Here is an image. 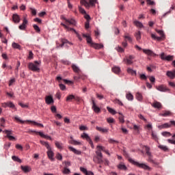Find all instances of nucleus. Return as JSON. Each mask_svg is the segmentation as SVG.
Segmentation results:
<instances>
[{
	"label": "nucleus",
	"mask_w": 175,
	"mask_h": 175,
	"mask_svg": "<svg viewBox=\"0 0 175 175\" xmlns=\"http://www.w3.org/2000/svg\"><path fill=\"white\" fill-rule=\"evenodd\" d=\"M40 62L35 61L34 63L29 62L27 65V68L32 72H39L40 70Z\"/></svg>",
	"instance_id": "nucleus-1"
},
{
	"label": "nucleus",
	"mask_w": 175,
	"mask_h": 175,
	"mask_svg": "<svg viewBox=\"0 0 175 175\" xmlns=\"http://www.w3.org/2000/svg\"><path fill=\"white\" fill-rule=\"evenodd\" d=\"M130 162L133 163V165L137 166V167H139V169H144V170H148V172L152 170L151 167L148 166L144 163H139L133 159H130Z\"/></svg>",
	"instance_id": "nucleus-2"
},
{
	"label": "nucleus",
	"mask_w": 175,
	"mask_h": 175,
	"mask_svg": "<svg viewBox=\"0 0 175 175\" xmlns=\"http://www.w3.org/2000/svg\"><path fill=\"white\" fill-rule=\"evenodd\" d=\"M156 31L157 32V33H159V35H160L161 37H158L155 36V34L152 33L151 34L152 39H154V40H158L159 42H161V40H165V33H163V31L156 30Z\"/></svg>",
	"instance_id": "nucleus-3"
},
{
	"label": "nucleus",
	"mask_w": 175,
	"mask_h": 175,
	"mask_svg": "<svg viewBox=\"0 0 175 175\" xmlns=\"http://www.w3.org/2000/svg\"><path fill=\"white\" fill-rule=\"evenodd\" d=\"M14 120H16V121H18L19 122H21V124H24V122H30L31 124H33L34 125H38V126H42V128H43V124H40V123H38L35 121H32V120H20V118H17L16 116L14 118Z\"/></svg>",
	"instance_id": "nucleus-4"
},
{
	"label": "nucleus",
	"mask_w": 175,
	"mask_h": 175,
	"mask_svg": "<svg viewBox=\"0 0 175 175\" xmlns=\"http://www.w3.org/2000/svg\"><path fill=\"white\" fill-rule=\"evenodd\" d=\"M1 107L6 109V107H10V109H14V110L17 111V108H16V105L12 101H8L6 103H2Z\"/></svg>",
	"instance_id": "nucleus-5"
},
{
	"label": "nucleus",
	"mask_w": 175,
	"mask_h": 175,
	"mask_svg": "<svg viewBox=\"0 0 175 175\" xmlns=\"http://www.w3.org/2000/svg\"><path fill=\"white\" fill-rule=\"evenodd\" d=\"M172 125H175V121H170L169 123H164L161 125H159L158 128L161 129H167V128H170Z\"/></svg>",
	"instance_id": "nucleus-6"
},
{
	"label": "nucleus",
	"mask_w": 175,
	"mask_h": 175,
	"mask_svg": "<svg viewBox=\"0 0 175 175\" xmlns=\"http://www.w3.org/2000/svg\"><path fill=\"white\" fill-rule=\"evenodd\" d=\"M92 109H93L94 111L96 113H100V108L96 106V103H95V100L94 99V98H92Z\"/></svg>",
	"instance_id": "nucleus-7"
},
{
	"label": "nucleus",
	"mask_w": 175,
	"mask_h": 175,
	"mask_svg": "<svg viewBox=\"0 0 175 175\" xmlns=\"http://www.w3.org/2000/svg\"><path fill=\"white\" fill-rule=\"evenodd\" d=\"M82 36L86 38V42L88 44H89L91 46V45L94 43V42H92V38H91L90 35L85 33H83Z\"/></svg>",
	"instance_id": "nucleus-8"
},
{
	"label": "nucleus",
	"mask_w": 175,
	"mask_h": 175,
	"mask_svg": "<svg viewBox=\"0 0 175 175\" xmlns=\"http://www.w3.org/2000/svg\"><path fill=\"white\" fill-rule=\"evenodd\" d=\"M45 103L46 105H53V103H54V98H53V96H46L45 97Z\"/></svg>",
	"instance_id": "nucleus-9"
},
{
	"label": "nucleus",
	"mask_w": 175,
	"mask_h": 175,
	"mask_svg": "<svg viewBox=\"0 0 175 175\" xmlns=\"http://www.w3.org/2000/svg\"><path fill=\"white\" fill-rule=\"evenodd\" d=\"M161 59H163L164 61H173V56L172 55H166L165 53H161Z\"/></svg>",
	"instance_id": "nucleus-10"
},
{
	"label": "nucleus",
	"mask_w": 175,
	"mask_h": 175,
	"mask_svg": "<svg viewBox=\"0 0 175 175\" xmlns=\"http://www.w3.org/2000/svg\"><path fill=\"white\" fill-rule=\"evenodd\" d=\"M151 106L154 109H158L159 110L162 109V104L157 100H154L152 103H151Z\"/></svg>",
	"instance_id": "nucleus-11"
},
{
	"label": "nucleus",
	"mask_w": 175,
	"mask_h": 175,
	"mask_svg": "<svg viewBox=\"0 0 175 175\" xmlns=\"http://www.w3.org/2000/svg\"><path fill=\"white\" fill-rule=\"evenodd\" d=\"M62 18L66 21V25H68V24H69L70 25H76V21L75 19H67L65 17H63Z\"/></svg>",
	"instance_id": "nucleus-12"
},
{
	"label": "nucleus",
	"mask_w": 175,
	"mask_h": 175,
	"mask_svg": "<svg viewBox=\"0 0 175 175\" xmlns=\"http://www.w3.org/2000/svg\"><path fill=\"white\" fill-rule=\"evenodd\" d=\"M142 51L143 53H144V54H146L147 55H150V57H157V54L153 53V51L150 49H143Z\"/></svg>",
	"instance_id": "nucleus-13"
},
{
	"label": "nucleus",
	"mask_w": 175,
	"mask_h": 175,
	"mask_svg": "<svg viewBox=\"0 0 175 175\" xmlns=\"http://www.w3.org/2000/svg\"><path fill=\"white\" fill-rule=\"evenodd\" d=\"M90 47H93V49H95L96 50H100V49H103V44L93 42Z\"/></svg>",
	"instance_id": "nucleus-14"
},
{
	"label": "nucleus",
	"mask_w": 175,
	"mask_h": 175,
	"mask_svg": "<svg viewBox=\"0 0 175 175\" xmlns=\"http://www.w3.org/2000/svg\"><path fill=\"white\" fill-rule=\"evenodd\" d=\"M20 16L17 14H14L12 15V21H14L16 24H18L21 21Z\"/></svg>",
	"instance_id": "nucleus-15"
},
{
	"label": "nucleus",
	"mask_w": 175,
	"mask_h": 175,
	"mask_svg": "<svg viewBox=\"0 0 175 175\" xmlns=\"http://www.w3.org/2000/svg\"><path fill=\"white\" fill-rule=\"evenodd\" d=\"M70 139H71L69 141L70 144H73L74 146H81V142L73 139L72 136H71Z\"/></svg>",
	"instance_id": "nucleus-16"
},
{
	"label": "nucleus",
	"mask_w": 175,
	"mask_h": 175,
	"mask_svg": "<svg viewBox=\"0 0 175 175\" xmlns=\"http://www.w3.org/2000/svg\"><path fill=\"white\" fill-rule=\"evenodd\" d=\"M93 161L96 163H103V157H94Z\"/></svg>",
	"instance_id": "nucleus-17"
},
{
	"label": "nucleus",
	"mask_w": 175,
	"mask_h": 175,
	"mask_svg": "<svg viewBox=\"0 0 175 175\" xmlns=\"http://www.w3.org/2000/svg\"><path fill=\"white\" fill-rule=\"evenodd\" d=\"M46 154L48 155L49 159L51 161H54V152H53V150L51 149H50L49 150H48L46 152Z\"/></svg>",
	"instance_id": "nucleus-18"
},
{
	"label": "nucleus",
	"mask_w": 175,
	"mask_h": 175,
	"mask_svg": "<svg viewBox=\"0 0 175 175\" xmlns=\"http://www.w3.org/2000/svg\"><path fill=\"white\" fill-rule=\"evenodd\" d=\"M161 117H170L172 116V112L170 111H163L162 113H159Z\"/></svg>",
	"instance_id": "nucleus-19"
},
{
	"label": "nucleus",
	"mask_w": 175,
	"mask_h": 175,
	"mask_svg": "<svg viewBox=\"0 0 175 175\" xmlns=\"http://www.w3.org/2000/svg\"><path fill=\"white\" fill-rule=\"evenodd\" d=\"M61 25H62V27H64V28L65 29H66V31H72L73 32H75V33H77V31L75 29H73L72 27H69V26H68V25H65L64 23H61Z\"/></svg>",
	"instance_id": "nucleus-20"
},
{
	"label": "nucleus",
	"mask_w": 175,
	"mask_h": 175,
	"mask_svg": "<svg viewBox=\"0 0 175 175\" xmlns=\"http://www.w3.org/2000/svg\"><path fill=\"white\" fill-rule=\"evenodd\" d=\"M166 76H167V77H169L170 79H174L175 70H174L173 71H167Z\"/></svg>",
	"instance_id": "nucleus-21"
},
{
	"label": "nucleus",
	"mask_w": 175,
	"mask_h": 175,
	"mask_svg": "<svg viewBox=\"0 0 175 175\" xmlns=\"http://www.w3.org/2000/svg\"><path fill=\"white\" fill-rule=\"evenodd\" d=\"M117 167L118 169H119V170H128V167H126V165H125L124 163H120L119 165H117Z\"/></svg>",
	"instance_id": "nucleus-22"
},
{
	"label": "nucleus",
	"mask_w": 175,
	"mask_h": 175,
	"mask_svg": "<svg viewBox=\"0 0 175 175\" xmlns=\"http://www.w3.org/2000/svg\"><path fill=\"white\" fill-rule=\"evenodd\" d=\"M148 162H150V163H152L153 165H155V166H158L159 165V163L155 161V160L152 159V155L150 154V156H148Z\"/></svg>",
	"instance_id": "nucleus-23"
},
{
	"label": "nucleus",
	"mask_w": 175,
	"mask_h": 175,
	"mask_svg": "<svg viewBox=\"0 0 175 175\" xmlns=\"http://www.w3.org/2000/svg\"><path fill=\"white\" fill-rule=\"evenodd\" d=\"M21 169L23 170V172H24V173H29V172H31V167L27 166V165H26V166L22 165L21 167Z\"/></svg>",
	"instance_id": "nucleus-24"
},
{
	"label": "nucleus",
	"mask_w": 175,
	"mask_h": 175,
	"mask_svg": "<svg viewBox=\"0 0 175 175\" xmlns=\"http://www.w3.org/2000/svg\"><path fill=\"white\" fill-rule=\"evenodd\" d=\"M98 2V0H90L89 2H88V7H85L86 9H90L91 6H95V3Z\"/></svg>",
	"instance_id": "nucleus-25"
},
{
	"label": "nucleus",
	"mask_w": 175,
	"mask_h": 175,
	"mask_svg": "<svg viewBox=\"0 0 175 175\" xmlns=\"http://www.w3.org/2000/svg\"><path fill=\"white\" fill-rule=\"evenodd\" d=\"M124 42H129V43H132V37L129 35V33H126L124 36Z\"/></svg>",
	"instance_id": "nucleus-26"
},
{
	"label": "nucleus",
	"mask_w": 175,
	"mask_h": 175,
	"mask_svg": "<svg viewBox=\"0 0 175 175\" xmlns=\"http://www.w3.org/2000/svg\"><path fill=\"white\" fill-rule=\"evenodd\" d=\"M37 135H40V136L41 137H44V139H47L48 140H53V139L51 138V137L44 135L43 133L42 132H37Z\"/></svg>",
	"instance_id": "nucleus-27"
},
{
	"label": "nucleus",
	"mask_w": 175,
	"mask_h": 175,
	"mask_svg": "<svg viewBox=\"0 0 175 175\" xmlns=\"http://www.w3.org/2000/svg\"><path fill=\"white\" fill-rule=\"evenodd\" d=\"M96 131H98V132H101L102 133H107V132H109V129H103L99 126H96Z\"/></svg>",
	"instance_id": "nucleus-28"
},
{
	"label": "nucleus",
	"mask_w": 175,
	"mask_h": 175,
	"mask_svg": "<svg viewBox=\"0 0 175 175\" xmlns=\"http://www.w3.org/2000/svg\"><path fill=\"white\" fill-rule=\"evenodd\" d=\"M61 42H62V44L59 45L60 47H64V46H65V44L66 45V44H72V43L66 39H62Z\"/></svg>",
	"instance_id": "nucleus-29"
},
{
	"label": "nucleus",
	"mask_w": 175,
	"mask_h": 175,
	"mask_svg": "<svg viewBox=\"0 0 175 175\" xmlns=\"http://www.w3.org/2000/svg\"><path fill=\"white\" fill-rule=\"evenodd\" d=\"M68 149L70 150V151H72V152H74V154H77V155H80L81 154V151L76 150L75 148L72 146H69Z\"/></svg>",
	"instance_id": "nucleus-30"
},
{
	"label": "nucleus",
	"mask_w": 175,
	"mask_h": 175,
	"mask_svg": "<svg viewBox=\"0 0 175 175\" xmlns=\"http://www.w3.org/2000/svg\"><path fill=\"white\" fill-rule=\"evenodd\" d=\"M72 68L73 71L75 73H77L78 75L81 72V70H80V68H79V67L75 64L72 65Z\"/></svg>",
	"instance_id": "nucleus-31"
},
{
	"label": "nucleus",
	"mask_w": 175,
	"mask_h": 175,
	"mask_svg": "<svg viewBox=\"0 0 175 175\" xmlns=\"http://www.w3.org/2000/svg\"><path fill=\"white\" fill-rule=\"evenodd\" d=\"M135 98L139 102H142L143 100V94L140 92H137L135 95Z\"/></svg>",
	"instance_id": "nucleus-32"
},
{
	"label": "nucleus",
	"mask_w": 175,
	"mask_h": 175,
	"mask_svg": "<svg viewBox=\"0 0 175 175\" xmlns=\"http://www.w3.org/2000/svg\"><path fill=\"white\" fill-rule=\"evenodd\" d=\"M3 133H5V135H6L5 137H9L10 136H12L13 131H10V130H4L3 131Z\"/></svg>",
	"instance_id": "nucleus-33"
},
{
	"label": "nucleus",
	"mask_w": 175,
	"mask_h": 175,
	"mask_svg": "<svg viewBox=\"0 0 175 175\" xmlns=\"http://www.w3.org/2000/svg\"><path fill=\"white\" fill-rule=\"evenodd\" d=\"M127 73H129V75H131V76H136L137 75L136 70H133L131 68H127Z\"/></svg>",
	"instance_id": "nucleus-34"
},
{
	"label": "nucleus",
	"mask_w": 175,
	"mask_h": 175,
	"mask_svg": "<svg viewBox=\"0 0 175 175\" xmlns=\"http://www.w3.org/2000/svg\"><path fill=\"white\" fill-rule=\"evenodd\" d=\"M112 72H113V73H116L117 75L120 73V72H121V68H120V67L115 66L112 68Z\"/></svg>",
	"instance_id": "nucleus-35"
},
{
	"label": "nucleus",
	"mask_w": 175,
	"mask_h": 175,
	"mask_svg": "<svg viewBox=\"0 0 175 175\" xmlns=\"http://www.w3.org/2000/svg\"><path fill=\"white\" fill-rule=\"evenodd\" d=\"M55 147H57V148H58L59 150H62V143L58 142V141H55Z\"/></svg>",
	"instance_id": "nucleus-36"
},
{
	"label": "nucleus",
	"mask_w": 175,
	"mask_h": 175,
	"mask_svg": "<svg viewBox=\"0 0 175 175\" xmlns=\"http://www.w3.org/2000/svg\"><path fill=\"white\" fill-rule=\"evenodd\" d=\"M133 23L138 27V28H143L144 26L143 25V23L141 22H139L137 21H134Z\"/></svg>",
	"instance_id": "nucleus-37"
},
{
	"label": "nucleus",
	"mask_w": 175,
	"mask_h": 175,
	"mask_svg": "<svg viewBox=\"0 0 175 175\" xmlns=\"http://www.w3.org/2000/svg\"><path fill=\"white\" fill-rule=\"evenodd\" d=\"M162 136H163L164 137H170V136L172 135V133H170V132H167V131H163L161 133Z\"/></svg>",
	"instance_id": "nucleus-38"
},
{
	"label": "nucleus",
	"mask_w": 175,
	"mask_h": 175,
	"mask_svg": "<svg viewBox=\"0 0 175 175\" xmlns=\"http://www.w3.org/2000/svg\"><path fill=\"white\" fill-rule=\"evenodd\" d=\"M12 161H14V162H18V163H21V162H23L17 156H12Z\"/></svg>",
	"instance_id": "nucleus-39"
},
{
	"label": "nucleus",
	"mask_w": 175,
	"mask_h": 175,
	"mask_svg": "<svg viewBox=\"0 0 175 175\" xmlns=\"http://www.w3.org/2000/svg\"><path fill=\"white\" fill-rule=\"evenodd\" d=\"M73 99H75V95L73 94H70L66 97V102H71L72 100H73Z\"/></svg>",
	"instance_id": "nucleus-40"
},
{
	"label": "nucleus",
	"mask_w": 175,
	"mask_h": 175,
	"mask_svg": "<svg viewBox=\"0 0 175 175\" xmlns=\"http://www.w3.org/2000/svg\"><path fill=\"white\" fill-rule=\"evenodd\" d=\"M123 61L126 64V65H132V64H133V61H132L131 59H129L128 57L124 59Z\"/></svg>",
	"instance_id": "nucleus-41"
},
{
	"label": "nucleus",
	"mask_w": 175,
	"mask_h": 175,
	"mask_svg": "<svg viewBox=\"0 0 175 175\" xmlns=\"http://www.w3.org/2000/svg\"><path fill=\"white\" fill-rule=\"evenodd\" d=\"M12 46L13 47V49H17L18 50H21V46H20V44L16 42H13L12 44Z\"/></svg>",
	"instance_id": "nucleus-42"
},
{
	"label": "nucleus",
	"mask_w": 175,
	"mask_h": 175,
	"mask_svg": "<svg viewBox=\"0 0 175 175\" xmlns=\"http://www.w3.org/2000/svg\"><path fill=\"white\" fill-rule=\"evenodd\" d=\"M107 110L111 113V114H113L114 116V114H117V111H116V110L113 109L112 108H111L110 107H107Z\"/></svg>",
	"instance_id": "nucleus-43"
},
{
	"label": "nucleus",
	"mask_w": 175,
	"mask_h": 175,
	"mask_svg": "<svg viewBox=\"0 0 175 175\" xmlns=\"http://www.w3.org/2000/svg\"><path fill=\"white\" fill-rule=\"evenodd\" d=\"M144 147L145 148V151H146V154L148 155V157H150L151 156V152H150V147H148L147 146H144Z\"/></svg>",
	"instance_id": "nucleus-44"
},
{
	"label": "nucleus",
	"mask_w": 175,
	"mask_h": 175,
	"mask_svg": "<svg viewBox=\"0 0 175 175\" xmlns=\"http://www.w3.org/2000/svg\"><path fill=\"white\" fill-rule=\"evenodd\" d=\"M80 3L83 6H85V8H88V1L87 0H81Z\"/></svg>",
	"instance_id": "nucleus-45"
},
{
	"label": "nucleus",
	"mask_w": 175,
	"mask_h": 175,
	"mask_svg": "<svg viewBox=\"0 0 175 175\" xmlns=\"http://www.w3.org/2000/svg\"><path fill=\"white\" fill-rule=\"evenodd\" d=\"M126 98L128 100H133V96L131 93H127L126 94Z\"/></svg>",
	"instance_id": "nucleus-46"
},
{
	"label": "nucleus",
	"mask_w": 175,
	"mask_h": 175,
	"mask_svg": "<svg viewBox=\"0 0 175 175\" xmlns=\"http://www.w3.org/2000/svg\"><path fill=\"white\" fill-rule=\"evenodd\" d=\"M119 114H120L119 121L122 124H124V122H125V120H124V115H122V113H119Z\"/></svg>",
	"instance_id": "nucleus-47"
},
{
	"label": "nucleus",
	"mask_w": 175,
	"mask_h": 175,
	"mask_svg": "<svg viewBox=\"0 0 175 175\" xmlns=\"http://www.w3.org/2000/svg\"><path fill=\"white\" fill-rule=\"evenodd\" d=\"M113 102H114V103L119 105V106H124V104L122 103V102L121 100H120V99L116 98L113 100Z\"/></svg>",
	"instance_id": "nucleus-48"
},
{
	"label": "nucleus",
	"mask_w": 175,
	"mask_h": 175,
	"mask_svg": "<svg viewBox=\"0 0 175 175\" xmlns=\"http://www.w3.org/2000/svg\"><path fill=\"white\" fill-rule=\"evenodd\" d=\"M159 148H161V150H163V151H168L169 148H167V146L164 145H159Z\"/></svg>",
	"instance_id": "nucleus-49"
},
{
	"label": "nucleus",
	"mask_w": 175,
	"mask_h": 175,
	"mask_svg": "<svg viewBox=\"0 0 175 175\" xmlns=\"http://www.w3.org/2000/svg\"><path fill=\"white\" fill-rule=\"evenodd\" d=\"M151 135L152 139H153V140H155V142H158V136L157 135V133L152 131Z\"/></svg>",
	"instance_id": "nucleus-50"
},
{
	"label": "nucleus",
	"mask_w": 175,
	"mask_h": 175,
	"mask_svg": "<svg viewBox=\"0 0 175 175\" xmlns=\"http://www.w3.org/2000/svg\"><path fill=\"white\" fill-rule=\"evenodd\" d=\"M135 38L137 40H140V39H142V33L140 31H138L135 33Z\"/></svg>",
	"instance_id": "nucleus-51"
},
{
	"label": "nucleus",
	"mask_w": 175,
	"mask_h": 175,
	"mask_svg": "<svg viewBox=\"0 0 175 175\" xmlns=\"http://www.w3.org/2000/svg\"><path fill=\"white\" fill-rule=\"evenodd\" d=\"M174 137H175V133L173 134L172 135V138H173L172 139H167L168 143H170V144H175Z\"/></svg>",
	"instance_id": "nucleus-52"
},
{
	"label": "nucleus",
	"mask_w": 175,
	"mask_h": 175,
	"mask_svg": "<svg viewBox=\"0 0 175 175\" xmlns=\"http://www.w3.org/2000/svg\"><path fill=\"white\" fill-rule=\"evenodd\" d=\"M158 90L159 91H161L162 92H165L167 90L166 88L163 85L159 86Z\"/></svg>",
	"instance_id": "nucleus-53"
},
{
	"label": "nucleus",
	"mask_w": 175,
	"mask_h": 175,
	"mask_svg": "<svg viewBox=\"0 0 175 175\" xmlns=\"http://www.w3.org/2000/svg\"><path fill=\"white\" fill-rule=\"evenodd\" d=\"M63 173L64 174H69L70 173V170L68 169L66 167H64Z\"/></svg>",
	"instance_id": "nucleus-54"
},
{
	"label": "nucleus",
	"mask_w": 175,
	"mask_h": 175,
	"mask_svg": "<svg viewBox=\"0 0 175 175\" xmlns=\"http://www.w3.org/2000/svg\"><path fill=\"white\" fill-rule=\"evenodd\" d=\"M28 59H33V53L31 51H29V55L27 57Z\"/></svg>",
	"instance_id": "nucleus-55"
},
{
	"label": "nucleus",
	"mask_w": 175,
	"mask_h": 175,
	"mask_svg": "<svg viewBox=\"0 0 175 175\" xmlns=\"http://www.w3.org/2000/svg\"><path fill=\"white\" fill-rule=\"evenodd\" d=\"M81 137H83V139H86V140H89L90 139V136L88 135L87 133H84L82 135Z\"/></svg>",
	"instance_id": "nucleus-56"
},
{
	"label": "nucleus",
	"mask_w": 175,
	"mask_h": 175,
	"mask_svg": "<svg viewBox=\"0 0 175 175\" xmlns=\"http://www.w3.org/2000/svg\"><path fill=\"white\" fill-rule=\"evenodd\" d=\"M0 125L1 126L5 127V118H1L0 119Z\"/></svg>",
	"instance_id": "nucleus-57"
},
{
	"label": "nucleus",
	"mask_w": 175,
	"mask_h": 175,
	"mask_svg": "<svg viewBox=\"0 0 175 175\" xmlns=\"http://www.w3.org/2000/svg\"><path fill=\"white\" fill-rule=\"evenodd\" d=\"M33 28H34V29H35V31H36V32H40V28L37 25H33Z\"/></svg>",
	"instance_id": "nucleus-58"
},
{
	"label": "nucleus",
	"mask_w": 175,
	"mask_h": 175,
	"mask_svg": "<svg viewBox=\"0 0 175 175\" xmlns=\"http://www.w3.org/2000/svg\"><path fill=\"white\" fill-rule=\"evenodd\" d=\"M97 148H98L100 151H103V152H105L107 151L106 148L103 146H98Z\"/></svg>",
	"instance_id": "nucleus-59"
},
{
	"label": "nucleus",
	"mask_w": 175,
	"mask_h": 175,
	"mask_svg": "<svg viewBox=\"0 0 175 175\" xmlns=\"http://www.w3.org/2000/svg\"><path fill=\"white\" fill-rule=\"evenodd\" d=\"M79 9L80 13H81L82 14H87L85 10H84L83 8L79 7Z\"/></svg>",
	"instance_id": "nucleus-60"
},
{
	"label": "nucleus",
	"mask_w": 175,
	"mask_h": 175,
	"mask_svg": "<svg viewBox=\"0 0 175 175\" xmlns=\"http://www.w3.org/2000/svg\"><path fill=\"white\" fill-rule=\"evenodd\" d=\"M139 78L141 79V80H147V76H146V75L144 74H141L139 75Z\"/></svg>",
	"instance_id": "nucleus-61"
},
{
	"label": "nucleus",
	"mask_w": 175,
	"mask_h": 175,
	"mask_svg": "<svg viewBox=\"0 0 175 175\" xmlns=\"http://www.w3.org/2000/svg\"><path fill=\"white\" fill-rule=\"evenodd\" d=\"M16 148H17V150H20V151H23V146L17 144L15 146Z\"/></svg>",
	"instance_id": "nucleus-62"
},
{
	"label": "nucleus",
	"mask_w": 175,
	"mask_h": 175,
	"mask_svg": "<svg viewBox=\"0 0 175 175\" xmlns=\"http://www.w3.org/2000/svg\"><path fill=\"white\" fill-rule=\"evenodd\" d=\"M140 129V127L136 124L133 125V129L134 131H136L137 132V133H139V129Z\"/></svg>",
	"instance_id": "nucleus-63"
},
{
	"label": "nucleus",
	"mask_w": 175,
	"mask_h": 175,
	"mask_svg": "<svg viewBox=\"0 0 175 175\" xmlns=\"http://www.w3.org/2000/svg\"><path fill=\"white\" fill-rule=\"evenodd\" d=\"M96 157H103L102 154V152L100 150L98 149V151L96 152Z\"/></svg>",
	"instance_id": "nucleus-64"
}]
</instances>
